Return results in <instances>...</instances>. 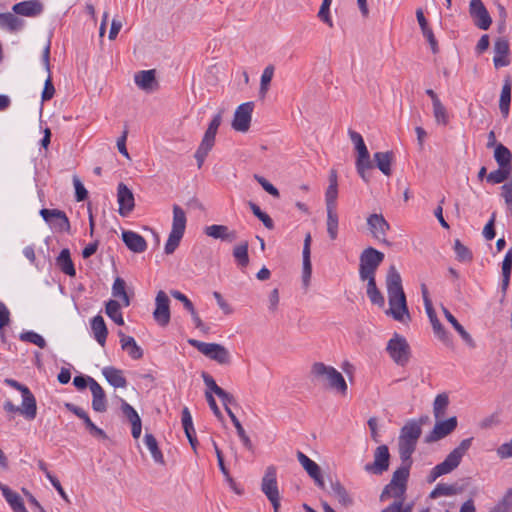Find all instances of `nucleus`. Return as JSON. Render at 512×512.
<instances>
[{"mask_svg": "<svg viewBox=\"0 0 512 512\" xmlns=\"http://www.w3.org/2000/svg\"><path fill=\"white\" fill-rule=\"evenodd\" d=\"M386 288L389 301V309L386 311L387 315L401 323L409 322L411 316L402 287V279L395 266H390L387 272Z\"/></svg>", "mask_w": 512, "mask_h": 512, "instance_id": "nucleus-1", "label": "nucleus"}, {"mask_svg": "<svg viewBox=\"0 0 512 512\" xmlns=\"http://www.w3.org/2000/svg\"><path fill=\"white\" fill-rule=\"evenodd\" d=\"M428 418H420L419 420H409L400 431L398 438V451L402 462L411 461V456L416 449L417 442L422 434V424Z\"/></svg>", "mask_w": 512, "mask_h": 512, "instance_id": "nucleus-2", "label": "nucleus"}, {"mask_svg": "<svg viewBox=\"0 0 512 512\" xmlns=\"http://www.w3.org/2000/svg\"><path fill=\"white\" fill-rule=\"evenodd\" d=\"M310 375L314 380L324 383L327 388L341 396H346L348 391L346 380L333 366L326 365L323 362H314L311 366Z\"/></svg>", "mask_w": 512, "mask_h": 512, "instance_id": "nucleus-3", "label": "nucleus"}, {"mask_svg": "<svg viewBox=\"0 0 512 512\" xmlns=\"http://www.w3.org/2000/svg\"><path fill=\"white\" fill-rule=\"evenodd\" d=\"M412 461L403 462V465L396 469L392 478L380 494V500L385 501L388 498L405 499L404 495L407 489V481Z\"/></svg>", "mask_w": 512, "mask_h": 512, "instance_id": "nucleus-4", "label": "nucleus"}, {"mask_svg": "<svg viewBox=\"0 0 512 512\" xmlns=\"http://www.w3.org/2000/svg\"><path fill=\"white\" fill-rule=\"evenodd\" d=\"M222 122V113L219 112L216 114L212 121L209 123L207 130L204 133V136L201 140V143L199 147L197 148L195 152V159L197 160V166L198 168H201L205 158L209 154V152L212 150L214 144H215V138L218 131L219 126Z\"/></svg>", "mask_w": 512, "mask_h": 512, "instance_id": "nucleus-5", "label": "nucleus"}, {"mask_svg": "<svg viewBox=\"0 0 512 512\" xmlns=\"http://www.w3.org/2000/svg\"><path fill=\"white\" fill-rule=\"evenodd\" d=\"M359 277L362 281L375 278L376 271L384 260V254L373 247L364 249L360 254Z\"/></svg>", "mask_w": 512, "mask_h": 512, "instance_id": "nucleus-6", "label": "nucleus"}, {"mask_svg": "<svg viewBox=\"0 0 512 512\" xmlns=\"http://www.w3.org/2000/svg\"><path fill=\"white\" fill-rule=\"evenodd\" d=\"M188 343L196 348L200 353L220 365H230L231 355L229 350L218 343H206L196 339H189Z\"/></svg>", "mask_w": 512, "mask_h": 512, "instance_id": "nucleus-7", "label": "nucleus"}, {"mask_svg": "<svg viewBox=\"0 0 512 512\" xmlns=\"http://www.w3.org/2000/svg\"><path fill=\"white\" fill-rule=\"evenodd\" d=\"M350 140L355 146V150L358 153L357 159H356V169L359 174V176L365 181L368 182L369 178L367 176V170L372 168V163L370 161V154L366 147V144L363 140V137L360 133L349 130L348 132Z\"/></svg>", "mask_w": 512, "mask_h": 512, "instance_id": "nucleus-8", "label": "nucleus"}, {"mask_svg": "<svg viewBox=\"0 0 512 512\" xmlns=\"http://www.w3.org/2000/svg\"><path fill=\"white\" fill-rule=\"evenodd\" d=\"M386 350L392 360L400 366L406 365L409 361L410 346L406 339L399 334H394L388 341Z\"/></svg>", "mask_w": 512, "mask_h": 512, "instance_id": "nucleus-9", "label": "nucleus"}, {"mask_svg": "<svg viewBox=\"0 0 512 512\" xmlns=\"http://www.w3.org/2000/svg\"><path fill=\"white\" fill-rule=\"evenodd\" d=\"M253 110V102H245L239 105L234 113L231 123L232 128L237 132L246 133L250 129Z\"/></svg>", "mask_w": 512, "mask_h": 512, "instance_id": "nucleus-10", "label": "nucleus"}, {"mask_svg": "<svg viewBox=\"0 0 512 512\" xmlns=\"http://www.w3.org/2000/svg\"><path fill=\"white\" fill-rule=\"evenodd\" d=\"M390 453L387 445H380L374 451V461L367 463L364 470L374 475H382L389 468Z\"/></svg>", "mask_w": 512, "mask_h": 512, "instance_id": "nucleus-11", "label": "nucleus"}, {"mask_svg": "<svg viewBox=\"0 0 512 512\" xmlns=\"http://www.w3.org/2000/svg\"><path fill=\"white\" fill-rule=\"evenodd\" d=\"M5 383L20 391L23 398V412L29 417V418H35L37 415V403L34 395L31 393L29 388L18 381L14 379H5Z\"/></svg>", "mask_w": 512, "mask_h": 512, "instance_id": "nucleus-12", "label": "nucleus"}, {"mask_svg": "<svg viewBox=\"0 0 512 512\" xmlns=\"http://www.w3.org/2000/svg\"><path fill=\"white\" fill-rule=\"evenodd\" d=\"M261 491L270 502L280 500V492L277 483V470L275 466L271 465L266 468L261 481Z\"/></svg>", "mask_w": 512, "mask_h": 512, "instance_id": "nucleus-13", "label": "nucleus"}, {"mask_svg": "<svg viewBox=\"0 0 512 512\" xmlns=\"http://www.w3.org/2000/svg\"><path fill=\"white\" fill-rule=\"evenodd\" d=\"M367 227L373 238L379 242L387 244L386 234L390 229V224L382 214L373 213L367 217Z\"/></svg>", "mask_w": 512, "mask_h": 512, "instance_id": "nucleus-14", "label": "nucleus"}, {"mask_svg": "<svg viewBox=\"0 0 512 512\" xmlns=\"http://www.w3.org/2000/svg\"><path fill=\"white\" fill-rule=\"evenodd\" d=\"M155 309L153 311L154 320L162 327H165L170 322V299L168 295L160 290L155 298Z\"/></svg>", "mask_w": 512, "mask_h": 512, "instance_id": "nucleus-15", "label": "nucleus"}, {"mask_svg": "<svg viewBox=\"0 0 512 512\" xmlns=\"http://www.w3.org/2000/svg\"><path fill=\"white\" fill-rule=\"evenodd\" d=\"M469 14L479 29L487 30L491 26L492 19L482 0H470Z\"/></svg>", "mask_w": 512, "mask_h": 512, "instance_id": "nucleus-16", "label": "nucleus"}, {"mask_svg": "<svg viewBox=\"0 0 512 512\" xmlns=\"http://www.w3.org/2000/svg\"><path fill=\"white\" fill-rule=\"evenodd\" d=\"M40 215L55 230L60 232H68L70 230L69 219L63 211L43 208L40 210Z\"/></svg>", "mask_w": 512, "mask_h": 512, "instance_id": "nucleus-17", "label": "nucleus"}, {"mask_svg": "<svg viewBox=\"0 0 512 512\" xmlns=\"http://www.w3.org/2000/svg\"><path fill=\"white\" fill-rule=\"evenodd\" d=\"M457 427V418L450 417L444 421H437L433 430L425 437L426 443L436 442L455 430Z\"/></svg>", "mask_w": 512, "mask_h": 512, "instance_id": "nucleus-18", "label": "nucleus"}, {"mask_svg": "<svg viewBox=\"0 0 512 512\" xmlns=\"http://www.w3.org/2000/svg\"><path fill=\"white\" fill-rule=\"evenodd\" d=\"M117 201L119 204L118 212L123 217L129 215L130 212L134 209V195L124 183H119L118 185Z\"/></svg>", "mask_w": 512, "mask_h": 512, "instance_id": "nucleus-19", "label": "nucleus"}, {"mask_svg": "<svg viewBox=\"0 0 512 512\" xmlns=\"http://www.w3.org/2000/svg\"><path fill=\"white\" fill-rule=\"evenodd\" d=\"M297 459L308 475L315 481L316 485L319 488L324 489V480L318 464L300 451L297 453Z\"/></svg>", "mask_w": 512, "mask_h": 512, "instance_id": "nucleus-20", "label": "nucleus"}, {"mask_svg": "<svg viewBox=\"0 0 512 512\" xmlns=\"http://www.w3.org/2000/svg\"><path fill=\"white\" fill-rule=\"evenodd\" d=\"M204 233L213 239L232 243L237 239V232L230 230L226 225L213 224L205 227Z\"/></svg>", "mask_w": 512, "mask_h": 512, "instance_id": "nucleus-21", "label": "nucleus"}, {"mask_svg": "<svg viewBox=\"0 0 512 512\" xmlns=\"http://www.w3.org/2000/svg\"><path fill=\"white\" fill-rule=\"evenodd\" d=\"M136 85L145 92H152L158 88L155 70H143L134 75Z\"/></svg>", "mask_w": 512, "mask_h": 512, "instance_id": "nucleus-22", "label": "nucleus"}, {"mask_svg": "<svg viewBox=\"0 0 512 512\" xmlns=\"http://www.w3.org/2000/svg\"><path fill=\"white\" fill-rule=\"evenodd\" d=\"M42 61L45 66V69L48 72V77L45 81L44 89L42 91V96H41L42 101L45 102V101H48L51 98H53V96L55 94V88H54V85L52 83V79L50 76V42H48L43 49Z\"/></svg>", "mask_w": 512, "mask_h": 512, "instance_id": "nucleus-23", "label": "nucleus"}, {"mask_svg": "<svg viewBox=\"0 0 512 512\" xmlns=\"http://www.w3.org/2000/svg\"><path fill=\"white\" fill-rule=\"evenodd\" d=\"M12 11L18 15L35 17L43 11V4L38 0L22 1L14 4Z\"/></svg>", "mask_w": 512, "mask_h": 512, "instance_id": "nucleus-24", "label": "nucleus"}, {"mask_svg": "<svg viewBox=\"0 0 512 512\" xmlns=\"http://www.w3.org/2000/svg\"><path fill=\"white\" fill-rule=\"evenodd\" d=\"M89 388L92 393V408L96 412L106 411V395L100 384L93 378H89Z\"/></svg>", "mask_w": 512, "mask_h": 512, "instance_id": "nucleus-25", "label": "nucleus"}, {"mask_svg": "<svg viewBox=\"0 0 512 512\" xmlns=\"http://www.w3.org/2000/svg\"><path fill=\"white\" fill-rule=\"evenodd\" d=\"M67 407L70 411H72L77 417H79L80 419H82L85 423V426L87 428V430L89 431V433L94 436V437H100V438H107V435L106 433L99 427H97L90 419V417L88 416V414L86 413L85 410H83L82 408L78 407V406H75V405H72V404H67Z\"/></svg>", "mask_w": 512, "mask_h": 512, "instance_id": "nucleus-26", "label": "nucleus"}, {"mask_svg": "<svg viewBox=\"0 0 512 512\" xmlns=\"http://www.w3.org/2000/svg\"><path fill=\"white\" fill-rule=\"evenodd\" d=\"M494 66L500 68L509 65L507 55L509 53V42L505 38H498L494 43Z\"/></svg>", "mask_w": 512, "mask_h": 512, "instance_id": "nucleus-27", "label": "nucleus"}, {"mask_svg": "<svg viewBox=\"0 0 512 512\" xmlns=\"http://www.w3.org/2000/svg\"><path fill=\"white\" fill-rule=\"evenodd\" d=\"M311 246V235L308 233L304 239V245H303V270H302V282L305 288L308 287L311 274H312V265H311V259H310V250Z\"/></svg>", "mask_w": 512, "mask_h": 512, "instance_id": "nucleus-28", "label": "nucleus"}, {"mask_svg": "<svg viewBox=\"0 0 512 512\" xmlns=\"http://www.w3.org/2000/svg\"><path fill=\"white\" fill-rule=\"evenodd\" d=\"M122 240L134 253H142L147 248L146 240L141 235L133 231H123Z\"/></svg>", "mask_w": 512, "mask_h": 512, "instance_id": "nucleus-29", "label": "nucleus"}, {"mask_svg": "<svg viewBox=\"0 0 512 512\" xmlns=\"http://www.w3.org/2000/svg\"><path fill=\"white\" fill-rule=\"evenodd\" d=\"M0 490L14 512H28L21 496L0 482Z\"/></svg>", "mask_w": 512, "mask_h": 512, "instance_id": "nucleus-30", "label": "nucleus"}, {"mask_svg": "<svg viewBox=\"0 0 512 512\" xmlns=\"http://www.w3.org/2000/svg\"><path fill=\"white\" fill-rule=\"evenodd\" d=\"M120 337L121 348L126 351L129 356L135 360L142 358L143 350L131 336L125 335L122 331L118 333Z\"/></svg>", "mask_w": 512, "mask_h": 512, "instance_id": "nucleus-31", "label": "nucleus"}, {"mask_svg": "<svg viewBox=\"0 0 512 512\" xmlns=\"http://www.w3.org/2000/svg\"><path fill=\"white\" fill-rule=\"evenodd\" d=\"M442 312L447 321L453 326V328L459 333L462 340L470 347H475V342L471 335L464 329V327L458 322V320L451 314V312L444 306H442Z\"/></svg>", "mask_w": 512, "mask_h": 512, "instance_id": "nucleus-32", "label": "nucleus"}, {"mask_svg": "<svg viewBox=\"0 0 512 512\" xmlns=\"http://www.w3.org/2000/svg\"><path fill=\"white\" fill-rule=\"evenodd\" d=\"M105 379L115 388H125L127 380L123 376V372L114 367H105L102 370Z\"/></svg>", "mask_w": 512, "mask_h": 512, "instance_id": "nucleus-33", "label": "nucleus"}, {"mask_svg": "<svg viewBox=\"0 0 512 512\" xmlns=\"http://www.w3.org/2000/svg\"><path fill=\"white\" fill-rule=\"evenodd\" d=\"M56 264L58 268L68 276L74 277L76 275V270L73 264V261L70 256L69 249H63L58 257L56 258Z\"/></svg>", "mask_w": 512, "mask_h": 512, "instance_id": "nucleus-34", "label": "nucleus"}, {"mask_svg": "<svg viewBox=\"0 0 512 512\" xmlns=\"http://www.w3.org/2000/svg\"><path fill=\"white\" fill-rule=\"evenodd\" d=\"M393 160V152H376L374 154V161L377 168L385 175L390 176L392 174L391 163Z\"/></svg>", "mask_w": 512, "mask_h": 512, "instance_id": "nucleus-35", "label": "nucleus"}, {"mask_svg": "<svg viewBox=\"0 0 512 512\" xmlns=\"http://www.w3.org/2000/svg\"><path fill=\"white\" fill-rule=\"evenodd\" d=\"M91 329L94 333L96 341L101 346H104L108 335V330L102 316L97 315L92 319Z\"/></svg>", "mask_w": 512, "mask_h": 512, "instance_id": "nucleus-36", "label": "nucleus"}, {"mask_svg": "<svg viewBox=\"0 0 512 512\" xmlns=\"http://www.w3.org/2000/svg\"><path fill=\"white\" fill-rule=\"evenodd\" d=\"M23 25L24 21L18 18L14 12L0 13L1 28H6L10 32H15L22 29Z\"/></svg>", "mask_w": 512, "mask_h": 512, "instance_id": "nucleus-37", "label": "nucleus"}, {"mask_svg": "<svg viewBox=\"0 0 512 512\" xmlns=\"http://www.w3.org/2000/svg\"><path fill=\"white\" fill-rule=\"evenodd\" d=\"M511 80L507 77L502 86L500 99H499V109L504 117H507L510 109L511 102Z\"/></svg>", "mask_w": 512, "mask_h": 512, "instance_id": "nucleus-38", "label": "nucleus"}, {"mask_svg": "<svg viewBox=\"0 0 512 512\" xmlns=\"http://www.w3.org/2000/svg\"><path fill=\"white\" fill-rule=\"evenodd\" d=\"M187 217L185 211L179 205H173V219L171 231L185 233Z\"/></svg>", "mask_w": 512, "mask_h": 512, "instance_id": "nucleus-39", "label": "nucleus"}, {"mask_svg": "<svg viewBox=\"0 0 512 512\" xmlns=\"http://www.w3.org/2000/svg\"><path fill=\"white\" fill-rule=\"evenodd\" d=\"M494 158L500 167L512 169V154L503 144L496 145Z\"/></svg>", "mask_w": 512, "mask_h": 512, "instance_id": "nucleus-40", "label": "nucleus"}, {"mask_svg": "<svg viewBox=\"0 0 512 512\" xmlns=\"http://www.w3.org/2000/svg\"><path fill=\"white\" fill-rule=\"evenodd\" d=\"M365 281L367 282L366 293L371 303L374 305H378L379 307H383L385 299L380 290L376 286L375 278H367L365 279Z\"/></svg>", "mask_w": 512, "mask_h": 512, "instance_id": "nucleus-41", "label": "nucleus"}, {"mask_svg": "<svg viewBox=\"0 0 512 512\" xmlns=\"http://www.w3.org/2000/svg\"><path fill=\"white\" fill-rule=\"evenodd\" d=\"M144 442L147 448L149 449L154 461L158 464L164 465V457L162 452L158 447V443L156 438L152 434H146L144 436Z\"/></svg>", "mask_w": 512, "mask_h": 512, "instance_id": "nucleus-42", "label": "nucleus"}, {"mask_svg": "<svg viewBox=\"0 0 512 512\" xmlns=\"http://www.w3.org/2000/svg\"><path fill=\"white\" fill-rule=\"evenodd\" d=\"M330 493L344 506L352 503L348 492L339 481L331 482Z\"/></svg>", "mask_w": 512, "mask_h": 512, "instance_id": "nucleus-43", "label": "nucleus"}, {"mask_svg": "<svg viewBox=\"0 0 512 512\" xmlns=\"http://www.w3.org/2000/svg\"><path fill=\"white\" fill-rule=\"evenodd\" d=\"M107 316L117 325H124V319L121 313V306L116 300H109L105 306Z\"/></svg>", "mask_w": 512, "mask_h": 512, "instance_id": "nucleus-44", "label": "nucleus"}, {"mask_svg": "<svg viewBox=\"0 0 512 512\" xmlns=\"http://www.w3.org/2000/svg\"><path fill=\"white\" fill-rule=\"evenodd\" d=\"M112 295L115 298H120L125 307L130 305V298L126 292V283L122 278L117 277L114 280V283L112 285Z\"/></svg>", "mask_w": 512, "mask_h": 512, "instance_id": "nucleus-45", "label": "nucleus"}, {"mask_svg": "<svg viewBox=\"0 0 512 512\" xmlns=\"http://www.w3.org/2000/svg\"><path fill=\"white\" fill-rule=\"evenodd\" d=\"M327 213V233L330 239L335 240L338 236V214L337 209H326Z\"/></svg>", "mask_w": 512, "mask_h": 512, "instance_id": "nucleus-46", "label": "nucleus"}, {"mask_svg": "<svg viewBox=\"0 0 512 512\" xmlns=\"http://www.w3.org/2000/svg\"><path fill=\"white\" fill-rule=\"evenodd\" d=\"M512 270V248L509 249L502 262V290L506 291Z\"/></svg>", "mask_w": 512, "mask_h": 512, "instance_id": "nucleus-47", "label": "nucleus"}, {"mask_svg": "<svg viewBox=\"0 0 512 512\" xmlns=\"http://www.w3.org/2000/svg\"><path fill=\"white\" fill-rule=\"evenodd\" d=\"M460 462L461 461H459L455 456L449 453L443 462L435 466L436 472L440 473L441 476L448 474L456 469Z\"/></svg>", "mask_w": 512, "mask_h": 512, "instance_id": "nucleus-48", "label": "nucleus"}, {"mask_svg": "<svg viewBox=\"0 0 512 512\" xmlns=\"http://www.w3.org/2000/svg\"><path fill=\"white\" fill-rule=\"evenodd\" d=\"M233 256L240 266L246 267L249 263L248 242L244 241L235 246L233 249Z\"/></svg>", "mask_w": 512, "mask_h": 512, "instance_id": "nucleus-49", "label": "nucleus"}, {"mask_svg": "<svg viewBox=\"0 0 512 512\" xmlns=\"http://www.w3.org/2000/svg\"><path fill=\"white\" fill-rule=\"evenodd\" d=\"M273 76H274V66L268 65L263 70V73L261 75V80H260L259 94L262 98H264L266 96Z\"/></svg>", "mask_w": 512, "mask_h": 512, "instance_id": "nucleus-50", "label": "nucleus"}, {"mask_svg": "<svg viewBox=\"0 0 512 512\" xmlns=\"http://www.w3.org/2000/svg\"><path fill=\"white\" fill-rule=\"evenodd\" d=\"M448 404L449 399L446 394L443 393L436 396L433 403V413L435 418L439 419L445 415Z\"/></svg>", "mask_w": 512, "mask_h": 512, "instance_id": "nucleus-51", "label": "nucleus"}, {"mask_svg": "<svg viewBox=\"0 0 512 512\" xmlns=\"http://www.w3.org/2000/svg\"><path fill=\"white\" fill-rule=\"evenodd\" d=\"M434 335L442 341L445 345H451L452 340L449 333L445 330L443 325L440 323L438 317L430 321Z\"/></svg>", "mask_w": 512, "mask_h": 512, "instance_id": "nucleus-52", "label": "nucleus"}, {"mask_svg": "<svg viewBox=\"0 0 512 512\" xmlns=\"http://www.w3.org/2000/svg\"><path fill=\"white\" fill-rule=\"evenodd\" d=\"M511 171L512 169L499 166L497 170H494L487 175V181L492 184L502 183L508 179Z\"/></svg>", "mask_w": 512, "mask_h": 512, "instance_id": "nucleus-53", "label": "nucleus"}, {"mask_svg": "<svg viewBox=\"0 0 512 512\" xmlns=\"http://www.w3.org/2000/svg\"><path fill=\"white\" fill-rule=\"evenodd\" d=\"M456 493H457V489L454 485L439 483L431 491L430 498L435 499L440 496H452V495H455Z\"/></svg>", "mask_w": 512, "mask_h": 512, "instance_id": "nucleus-54", "label": "nucleus"}, {"mask_svg": "<svg viewBox=\"0 0 512 512\" xmlns=\"http://www.w3.org/2000/svg\"><path fill=\"white\" fill-rule=\"evenodd\" d=\"M20 340L23 342H30L39 348H45L46 347V341L45 339L38 333L33 331H27L23 332L19 336Z\"/></svg>", "mask_w": 512, "mask_h": 512, "instance_id": "nucleus-55", "label": "nucleus"}, {"mask_svg": "<svg viewBox=\"0 0 512 512\" xmlns=\"http://www.w3.org/2000/svg\"><path fill=\"white\" fill-rule=\"evenodd\" d=\"M421 293H422V298H423V302H424V306H425V310H426L427 316L429 318V321H432L435 318H437V315H436V312H435V310L433 308L432 301H431V299L429 297L428 289H427L425 284L421 285Z\"/></svg>", "mask_w": 512, "mask_h": 512, "instance_id": "nucleus-56", "label": "nucleus"}, {"mask_svg": "<svg viewBox=\"0 0 512 512\" xmlns=\"http://www.w3.org/2000/svg\"><path fill=\"white\" fill-rule=\"evenodd\" d=\"M184 234L170 231L167 242L165 244V253L172 254L180 244Z\"/></svg>", "mask_w": 512, "mask_h": 512, "instance_id": "nucleus-57", "label": "nucleus"}, {"mask_svg": "<svg viewBox=\"0 0 512 512\" xmlns=\"http://www.w3.org/2000/svg\"><path fill=\"white\" fill-rule=\"evenodd\" d=\"M433 115L437 124L447 125L449 122L448 114L444 105L439 102L433 105Z\"/></svg>", "mask_w": 512, "mask_h": 512, "instance_id": "nucleus-58", "label": "nucleus"}, {"mask_svg": "<svg viewBox=\"0 0 512 512\" xmlns=\"http://www.w3.org/2000/svg\"><path fill=\"white\" fill-rule=\"evenodd\" d=\"M338 187L328 186L325 192L326 209H337Z\"/></svg>", "mask_w": 512, "mask_h": 512, "instance_id": "nucleus-59", "label": "nucleus"}, {"mask_svg": "<svg viewBox=\"0 0 512 512\" xmlns=\"http://www.w3.org/2000/svg\"><path fill=\"white\" fill-rule=\"evenodd\" d=\"M331 2H332V0H323L322 4L320 6L319 12H318L319 19L322 22H324L325 24H327L329 27H333V21L330 17V12H329Z\"/></svg>", "mask_w": 512, "mask_h": 512, "instance_id": "nucleus-60", "label": "nucleus"}, {"mask_svg": "<svg viewBox=\"0 0 512 512\" xmlns=\"http://www.w3.org/2000/svg\"><path fill=\"white\" fill-rule=\"evenodd\" d=\"M254 179L261 185V187L268 194H270L271 196H273L275 198L280 197L279 190L273 184H271L266 178H264L263 176H260L258 174H255Z\"/></svg>", "mask_w": 512, "mask_h": 512, "instance_id": "nucleus-61", "label": "nucleus"}, {"mask_svg": "<svg viewBox=\"0 0 512 512\" xmlns=\"http://www.w3.org/2000/svg\"><path fill=\"white\" fill-rule=\"evenodd\" d=\"M381 512H412V505H404V499H396Z\"/></svg>", "mask_w": 512, "mask_h": 512, "instance_id": "nucleus-62", "label": "nucleus"}, {"mask_svg": "<svg viewBox=\"0 0 512 512\" xmlns=\"http://www.w3.org/2000/svg\"><path fill=\"white\" fill-rule=\"evenodd\" d=\"M454 250H455L458 260L471 261V259H472L471 251L464 244H462L459 240L455 241Z\"/></svg>", "mask_w": 512, "mask_h": 512, "instance_id": "nucleus-63", "label": "nucleus"}, {"mask_svg": "<svg viewBox=\"0 0 512 512\" xmlns=\"http://www.w3.org/2000/svg\"><path fill=\"white\" fill-rule=\"evenodd\" d=\"M502 197L504 198L508 213L512 216V181L505 183L502 187Z\"/></svg>", "mask_w": 512, "mask_h": 512, "instance_id": "nucleus-64", "label": "nucleus"}]
</instances>
